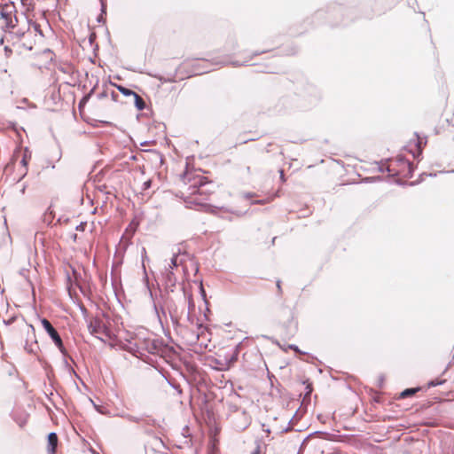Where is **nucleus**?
<instances>
[{
	"label": "nucleus",
	"instance_id": "nucleus-1",
	"mask_svg": "<svg viewBox=\"0 0 454 454\" xmlns=\"http://www.w3.org/2000/svg\"><path fill=\"white\" fill-rule=\"evenodd\" d=\"M181 290L182 295L179 298L168 297L166 299V309L173 325L176 327L180 325V321L185 314L186 305L188 306V317L191 310L194 309L192 294L186 293L184 287H182Z\"/></svg>",
	"mask_w": 454,
	"mask_h": 454
},
{
	"label": "nucleus",
	"instance_id": "nucleus-2",
	"mask_svg": "<svg viewBox=\"0 0 454 454\" xmlns=\"http://www.w3.org/2000/svg\"><path fill=\"white\" fill-rule=\"evenodd\" d=\"M207 184H210V183H204L201 178L194 182V184L190 187L192 190L190 196L184 200L187 207L192 208L193 206L204 208L208 207V205L205 202L211 192V191L207 188Z\"/></svg>",
	"mask_w": 454,
	"mask_h": 454
},
{
	"label": "nucleus",
	"instance_id": "nucleus-3",
	"mask_svg": "<svg viewBox=\"0 0 454 454\" xmlns=\"http://www.w3.org/2000/svg\"><path fill=\"white\" fill-rule=\"evenodd\" d=\"M88 329L91 334L103 341H106V339L113 340L115 337L106 318H91L88 323Z\"/></svg>",
	"mask_w": 454,
	"mask_h": 454
},
{
	"label": "nucleus",
	"instance_id": "nucleus-4",
	"mask_svg": "<svg viewBox=\"0 0 454 454\" xmlns=\"http://www.w3.org/2000/svg\"><path fill=\"white\" fill-rule=\"evenodd\" d=\"M42 326L45 330V332L49 334L51 339L53 340L59 350L61 352L62 355L67 356V352L66 348L64 347L63 341L61 337L59 336L57 330L53 327L51 323L46 319L43 318L41 320Z\"/></svg>",
	"mask_w": 454,
	"mask_h": 454
},
{
	"label": "nucleus",
	"instance_id": "nucleus-5",
	"mask_svg": "<svg viewBox=\"0 0 454 454\" xmlns=\"http://www.w3.org/2000/svg\"><path fill=\"white\" fill-rule=\"evenodd\" d=\"M233 411L237 412V415L232 419L234 427L239 431L247 428L251 423L250 415L244 410L239 411L235 408Z\"/></svg>",
	"mask_w": 454,
	"mask_h": 454
},
{
	"label": "nucleus",
	"instance_id": "nucleus-6",
	"mask_svg": "<svg viewBox=\"0 0 454 454\" xmlns=\"http://www.w3.org/2000/svg\"><path fill=\"white\" fill-rule=\"evenodd\" d=\"M14 6L13 5H4L0 9L1 19L4 20V22L7 27L12 29L15 28L14 23H19V19L16 15H13Z\"/></svg>",
	"mask_w": 454,
	"mask_h": 454
},
{
	"label": "nucleus",
	"instance_id": "nucleus-7",
	"mask_svg": "<svg viewBox=\"0 0 454 454\" xmlns=\"http://www.w3.org/2000/svg\"><path fill=\"white\" fill-rule=\"evenodd\" d=\"M136 346L139 350L148 352L150 354H154L158 350V344L153 339L145 338V339H137L136 340Z\"/></svg>",
	"mask_w": 454,
	"mask_h": 454
},
{
	"label": "nucleus",
	"instance_id": "nucleus-8",
	"mask_svg": "<svg viewBox=\"0 0 454 454\" xmlns=\"http://www.w3.org/2000/svg\"><path fill=\"white\" fill-rule=\"evenodd\" d=\"M161 277L162 281L165 286V289L167 291L173 292V288L176 286V278L169 268H167V266H164L163 270L161 271Z\"/></svg>",
	"mask_w": 454,
	"mask_h": 454
},
{
	"label": "nucleus",
	"instance_id": "nucleus-9",
	"mask_svg": "<svg viewBox=\"0 0 454 454\" xmlns=\"http://www.w3.org/2000/svg\"><path fill=\"white\" fill-rule=\"evenodd\" d=\"M15 28L10 31V35L12 37H16L18 40H25L27 37L32 35V30L29 26L27 27H20L19 23H14Z\"/></svg>",
	"mask_w": 454,
	"mask_h": 454
},
{
	"label": "nucleus",
	"instance_id": "nucleus-10",
	"mask_svg": "<svg viewBox=\"0 0 454 454\" xmlns=\"http://www.w3.org/2000/svg\"><path fill=\"white\" fill-rule=\"evenodd\" d=\"M149 294H150V297L151 299L153 300V309H154V312L156 314V317H158L159 321L160 323H162V319H167L168 317V310L166 309V301L164 302V304H160V303H157L155 301H154V298H153V292L149 289Z\"/></svg>",
	"mask_w": 454,
	"mask_h": 454
},
{
	"label": "nucleus",
	"instance_id": "nucleus-11",
	"mask_svg": "<svg viewBox=\"0 0 454 454\" xmlns=\"http://www.w3.org/2000/svg\"><path fill=\"white\" fill-rule=\"evenodd\" d=\"M29 160H30V153H28L27 149H26L24 152L23 157L20 160L21 171H20V176L18 178V182H20L22 178H24L26 176V175L27 174V165H28Z\"/></svg>",
	"mask_w": 454,
	"mask_h": 454
},
{
	"label": "nucleus",
	"instance_id": "nucleus-12",
	"mask_svg": "<svg viewBox=\"0 0 454 454\" xmlns=\"http://www.w3.org/2000/svg\"><path fill=\"white\" fill-rule=\"evenodd\" d=\"M58 446V435L56 433H50L48 434V445H47V451L48 454H55L56 449Z\"/></svg>",
	"mask_w": 454,
	"mask_h": 454
},
{
	"label": "nucleus",
	"instance_id": "nucleus-13",
	"mask_svg": "<svg viewBox=\"0 0 454 454\" xmlns=\"http://www.w3.org/2000/svg\"><path fill=\"white\" fill-rule=\"evenodd\" d=\"M149 443L155 451L160 452L161 450L166 449L164 442L160 437L157 436L153 437Z\"/></svg>",
	"mask_w": 454,
	"mask_h": 454
},
{
	"label": "nucleus",
	"instance_id": "nucleus-14",
	"mask_svg": "<svg viewBox=\"0 0 454 454\" xmlns=\"http://www.w3.org/2000/svg\"><path fill=\"white\" fill-rule=\"evenodd\" d=\"M182 263L183 261L182 259L179 258V254H174L170 261L168 262H166L164 266H167V268H169L171 270H173L174 269H177V267Z\"/></svg>",
	"mask_w": 454,
	"mask_h": 454
},
{
	"label": "nucleus",
	"instance_id": "nucleus-15",
	"mask_svg": "<svg viewBox=\"0 0 454 454\" xmlns=\"http://www.w3.org/2000/svg\"><path fill=\"white\" fill-rule=\"evenodd\" d=\"M24 348L30 354H35L39 348L36 340H33L31 343L27 340Z\"/></svg>",
	"mask_w": 454,
	"mask_h": 454
},
{
	"label": "nucleus",
	"instance_id": "nucleus-16",
	"mask_svg": "<svg viewBox=\"0 0 454 454\" xmlns=\"http://www.w3.org/2000/svg\"><path fill=\"white\" fill-rule=\"evenodd\" d=\"M24 20L26 21V25L31 27L32 35H36L38 33L40 35H43L40 26L37 23L31 22L27 18H24Z\"/></svg>",
	"mask_w": 454,
	"mask_h": 454
},
{
	"label": "nucleus",
	"instance_id": "nucleus-17",
	"mask_svg": "<svg viewBox=\"0 0 454 454\" xmlns=\"http://www.w3.org/2000/svg\"><path fill=\"white\" fill-rule=\"evenodd\" d=\"M134 98H135V106L138 109V110H144L145 107V100L138 95V94H134Z\"/></svg>",
	"mask_w": 454,
	"mask_h": 454
},
{
	"label": "nucleus",
	"instance_id": "nucleus-18",
	"mask_svg": "<svg viewBox=\"0 0 454 454\" xmlns=\"http://www.w3.org/2000/svg\"><path fill=\"white\" fill-rule=\"evenodd\" d=\"M419 388H407L405 390H403L400 396L401 398H406V397H409V396H411L413 395L415 393H417L419 391Z\"/></svg>",
	"mask_w": 454,
	"mask_h": 454
},
{
	"label": "nucleus",
	"instance_id": "nucleus-19",
	"mask_svg": "<svg viewBox=\"0 0 454 454\" xmlns=\"http://www.w3.org/2000/svg\"><path fill=\"white\" fill-rule=\"evenodd\" d=\"M118 90L124 96H134L136 94L135 91L122 86H118Z\"/></svg>",
	"mask_w": 454,
	"mask_h": 454
},
{
	"label": "nucleus",
	"instance_id": "nucleus-20",
	"mask_svg": "<svg viewBox=\"0 0 454 454\" xmlns=\"http://www.w3.org/2000/svg\"><path fill=\"white\" fill-rule=\"evenodd\" d=\"M415 147H416L415 151H411V153H412L414 158H416L419 155H420L421 152H422V150H421V142L419 140L416 143Z\"/></svg>",
	"mask_w": 454,
	"mask_h": 454
},
{
	"label": "nucleus",
	"instance_id": "nucleus-21",
	"mask_svg": "<svg viewBox=\"0 0 454 454\" xmlns=\"http://www.w3.org/2000/svg\"><path fill=\"white\" fill-rule=\"evenodd\" d=\"M445 382V380H434L428 382L427 386L428 387H434L436 386L442 385Z\"/></svg>",
	"mask_w": 454,
	"mask_h": 454
},
{
	"label": "nucleus",
	"instance_id": "nucleus-22",
	"mask_svg": "<svg viewBox=\"0 0 454 454\" xmlns=\"http://www.w3.org/2000/svg\"><path fill=\"white\" fill-rule=\"evenodd\" d=\"M238 359V351L235 350L233 351V353L231 355V357L229 358V361H228V364L230 365L231 364L236 362Z\"/></svg>",
	"mask_w": 454,
	"mask_h": 454
},
{
	"label": "nucleus",
	"instance_id": "nucleus-23",
	"mask_svg": "<svg viewBox=\"0 0 454 454\" xmlns=\"http://www.w3.org/2000/svg\"><path fill=\"white\" fill-rule=\"evenodd\" d=\"M127 419L129 421L137 422V423H140V422H142L144 420L142 418H137V417H134V416H131V415H128Z\"/></svg>",
	"mask_w": 454,
	"mask_h": 454
},
{
	"label": "nucleus",
	"instance_id": "nucleus-24",
	"mask_svg": "<svg viewBox=\"0 0 454 454\" xmlns=\"http://www.w3.org/2000/svg\"><path fill=\"white\" fill-rule=\"evenodd\" d=\"M170 385L172 386V387H173L174 389H176V392H177V394H178L179 395H182L183 391H182V388L180 387V386H179V385H177V384H174V383H170Z\"/></svg>",
	"mask_w": 454,
	"mask_h": 454
},
{
	"label": "nucleus",
	"instance_id": "nucleus-25",
	"mask_svg": "<svg viewBox=\"0 0 454 454\" xmlns=\"http://www.w3.org/2000/svg\"><path fill=\"white\" fill-rule=\"evenodd\" d=\"M147 255H146V250L145 247H142V262H143V266L145 267V261L147 260Z\"/></svg>",
	"mask_w": 454,
	"mask_h": 454
},
{
	"label": "nucleus",
	"instance_id": "nucleus-26",
	"mask_svg": "<svg viewBox=\"0 0 454 454\" xmlns=\"http://www.w3.org/2000/svg\"><path fill=\"white\" fill-rule=\"evenodd\" d=\"M143 186H144V187H143V190H147V189H149V188H150V186H151V181H150V180H148V181L145 182V183H144V184H143Z\"/></svg>",
	"mask_w": 454,
	"mask_h": 454
},
{
	"label": "nucleus",
	"instance_id": "nucleus-27",
	"mask_svg": "<svg viewBox=\"0 0 454 454\" xmlns=\"http://www.w3.org/2000/svg\"><path fill=\"white\" fill-rule=\"evenodd\" d=\"M289 348H290L291 349L294 350L295 352H298V353H300V352H301V351H300V349H299V348H298L297 346H295V345H290V346H289Z\"/></svg>",
	"mask_w": 454,
	"mask_h": 454
},
{
	"label": "nucleus",
	"instance_id": "nucleus-28",
	"mask_svg": "<svg viewBox=\"0 0 454 454\" xmlns=\"http://www.w3.org/2000/svg\"><path fill=\"white\" fill-rule=\"evenodd\" d=\"M251 454H261L260 446L258 445Z\"/></svg>",
	"mask_w": 454,
	"mask_h": 454
},
{
	"label": "nucleus",
	"instance_id": "nucleus-29",
	"mask_svg": "<svg viewBox=\"0 0 454 454\" xmlns=\"http://www.w3.org/2000/svg\"><path fill=\"white\" fill-rule=\"evenodd\" d=\"M277 287H278V292L281 293L282 289H281V281L280 280L277 281Z\"/></svg>",
	"mask_w": 454,
	"mask_h": 454
},
{
	"label": "nucleus",
	"instance_id": "nucleus-30",
	"mask_svg": "<svg viewBox=\"0 0 454 454\" xmlns=\"http://www.w3.org/2000/svg\"><path fill=\"white\" fill-rule=\"evenodd\" d=\"M106 4H104L103 1H101V11H102V13H106Z\"/></svg>",
	"mask_w": 454,
	"mask_h": 454
},
{
	"label": "nucleus",
	"instance_id": "nucleus-31",
	"mask_svg": "<svg viewBox=\"0 0 454 454\" xmlns=\"http://www.w3.org/2000/svg\"><path fill=\"white\" fill-rule=\"evenodd\" d=\"M312 392V387L309 385L307 386V395H309Z\"/></svg>",
	"mask_w": 454,
	"mask_h": 454
},
{
	"label": "nucleus",
	"instance_id": "nucleus-32",
	"mask_svg": "<svg viewBox=\"0 0 454 454\" xmlns=\"http://www.w3.org/2000/svg\"><path fill=\"white\" fill-rule=\"evenodd\" d=\"M387 169V171H388V172H390V173H392V172H393V175H395V174H396V173L394 171V169H392V168H391V166H388Z\"/></svg>",
	"mask_w": 454,
	"mask_h": 454
},
{
	"label": "nucleus",
	"instance_id": "nucleus-33",
	"mask_svg": "<svg viewBox=\"0 0 454 454\" xmlns=\"http://www.w3.org/2000/svg\"><path fill=\"white\" fill-rule=\"evenodd\" d=\"M407 166H408V168H409V173L411 172V162H406Z\"/></svg>",
	"mask_w": 454,
	"mask_h": 454
},
{
	"label": "nucleus",
	"instance_id": "nucleus-34",
	"mask_svg": "<svg viewBox=\"0 0 454 454\" xmlns=\"http://www.w3.org/2000/svg\"><path fill=\"white\" fill-rule=\"evenodd\" d=\"M23 46H25L28 50H32V45H27V43L24 42Z\"/></svg>",
	"mask_w": 454,
	"mask_h": 454
},
{
	"label": "nucleus",
	"instance_id": "nucleus-35",
	"mask_svg": "<svg viewBox=\"0 0 454 454\" xmlns=\"http://www.w3.org/2000/svg\"><path fill=\"white\" fill-rule=\"evenodd\" d=\"M33 337H35V328L33 325H29Z\"/></svg>",
	"mask_w": 454,
	"mask_h": 454
},
{
	"label": "nucleus",
	"instance_id": "nucleus-36",
	"mask_svg": "<svg viewBox=\"0 0 454 454\" xmlns=\"http://www.w3.org/2000/svg\"><path fill=\"white\" fill-rule=\"evenodd\" d=\"M26 187H27V186L24 184V185H23V187L21 188L20 192H21L22 194H24V193H25Z\"/></svg>",
	"mask_w": 454,
	"mask_h": 454
},
{
	"label": "nucleus",
	"instance_id": "nucleus-37",
	"mask_svg": "<svg viewBox=\"0 0 454 454\" xmlns=\"http://www.w3.org/2000/svg\"><path fill=\"white\" fill-rule=\"evenodd\" d=\"M280 178L284 181V171L280 170Z\"/></svg>",
	"mask_w": 454,
	"mask_h": 454
},
{
	"label": "nucleus",
	"instance_id": "nucleus-38",
	"mask_svg": "<svg viewBox=\"0 0 454 454\" xmlns=\"http://www.w3.org/2000/svg\"><path fill=\"white\" fill-rule=\"evenodd\" d=\"M4 51H5L6 52H7V51H11V50L9 49V47H8V46H5V47H4Z\"/></svg>",
	"mask_w": 454,
	"mask_h": 454
},
{
	"label": "nucleus",
	"instance_id": "nucleus-39",
	"mask_svg": "<svg viewBox=\"0 0 454 454\" xmlns=\"http://www.w3.org/2000/svg\"><path fill=\"white\" fill-rule=\"evenodd\" d=\"M102 20V14L98 17V21L100 22Z\"/></svg>",
	"mask_w": 454,
	"mask_h": 454
},
{
	"label": "nucleus",
	"instance_id": "nucleus-40",
	"mask_svg": "<svg viewBox=\"0 0 454 454\" xmlns=\"http://www.w3.org/2000/svg\"><path fill=\"white\" fill-rule=\"evenodd\" d=\"M201 292H202L203 294H205L204 289H203L202 286H201Z\"/></svg>",
	"mask_w": 454,
	"mask_h": 454
}]
</instances>
